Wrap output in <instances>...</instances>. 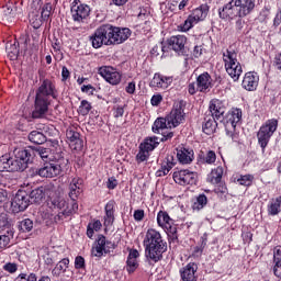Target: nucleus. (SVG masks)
<instances>
[{
    "label": "nucleus",
    "mask_w": 281,
    "mask_h": 281,
    "mask_svg": "<svg viewBox=\"0 0 281 281\" xmlns=\"http://www.w3.org/2000/svg\"><path fill=\"white\" fill-rule=\"evenodd\" d=\"M143 245L145 247L146 258L151 260V262H159L168 249V245L164 241L161 233L155 228H149L146 232Z\"/></svg>",
    "instance_id": "nucleus-1"
},
{
    "label": "nucleus",
    "mask_w": 281,
    "mask_h": 281,
    "mask_svg": "<svg viewBox=\"0 0 281 281\" xmlns=\"http://www.w3.org/2000/svg\"><path fill=\"white\" fill-rule=\"evenodd\" d=\"M14 157L4 154L0 157V172H23L27 169V164L32 161V154L27 149H14Z\"/></svg>",
    "instance_id": "nucleus-2"
},
{
    "label": "nucleus",
    "mask_w": 281,
    "mask_h": 281,
    "mask_svg": "<svg viewBox=\"0 0 281 281\" xmlns=\"http://www.w3.org/2000/svg\"><path fill=\"white\" fill-rule=\"evenodd\" d=\"M54 83L49 80H44L40 88L36 91L34 110L32 112V117L34 120H41L44 115H47V111H49V98H56V93L54 92Z\"/></svg>",
    "instance_id": "nucleus-3"
},
{
    "label": "nucleus",
    "mask_w": 281,
    "mask_h": 281,
    "mask_svg": "<svg viewBox=\"0 0 281 281\" xmlns=\"http://www.w3.org/2000/svg\"><path fill=\"white\" fill-rule=\"evenodd\" d=\"M49 210L52 211L50 216H54L55 223L65 221L67 216H71L75 212H78V202L72 201L71 206L67 205V201L63 196H55L47 202Z\"/></svg>",
    "instance_id": "nucleus-4"
},
{
    "label": "nucleus",
    "mask_w": 281,
    "mask_h": 281,
    "mask_svg": "<svg viewBox=\"0 0 281 281\" xmlns=\"http://www.w3.org/2000/svg\"><path fill=\"white\" fill-rule=\"evenodd\" d=\"M223 61L228 76L234 82L238 81L240 76H243V66L238 61V54L234 49H226L223 53Z\"/></svg>",
    "instance_id": "nucleus-5"
},
{
    "label": "nucleus",
    "mask_w": 281,
    "mask_h": 281,
    "mask_svg": "<svg viewBox=\"0 0 281 281\" xmlns=\"http://www.w3.org/2000/svg\"><path fill=\"white\" fill-rule=\"evenodd\" d=\"M90 42L94 49H100L102 45H113V25L102 24L101 26H99L90 36Z\"/></svg>",
    "instance_id": "nucleus-6"
},
{
    "label": "nucleus",
    "mask_w": 281,
    "mask_h": 281,
    "mask_svg": "<svg viewBox=\"0 0 281 281\" xmlns=\"http://www.w3.org/2000/svg\"><path fill=\"white\" fill-rule=\"evenodd\" d=\"M278 131V120H268L258 131L257 139L258 144L261 146L262 153L269 145V140L273 137V133Z\"/></svg>",
    "instance_id": "nucleus-7"
},
{
    "label": "nucleus",
    "mask_w": 281,
    "mask_h": 281,
    "mask_svg": "<svg viewBox=\"0 0 281 281\" xmlns=\"http://www.w3.org/2000/svg\"><path fill=\"white\" fill-rule=\"evenodd\" d=\"M243 120V110L238 108H233L226 115V135L227 137H231L233 142L238 140V134H236L234 131H236V126L240 124V121Z\"/></svg>",
    "instance_id": "nucleus-8"
},
{
    "label": "nucleus",
    "mask_w": 281,
    "mask_h": 281,
    "mask_svg": "<svg viewBox=\"0 0 281 281\" xmlns=\"http://www.w3.org/2000/svg\"><path fill=\"white\" fill-rule=\"evenodd\" d=\"M186 43H188V37L184 35H173L167 40V44L161 43V52L168 54L171 49L178 56H186Z\"/></svg>",
    "instance_id": "nucleus-9"
},
{
    "label": "nucleus",
    "mask_w": 281,
    "mask_h": 281,
    "mask_svg": "<svg viewBox=\"0 0 281 281\" xmlns=\"http://www.w3.org/2000/svg\"><path fill=\"white\" fill-rule=\"evenodd\" d=\"M34 155L35 157H41L45 164L52 161H65L63 149H60L58 144L53 145L52 148L38 147L34 150Z\"/></svg>",
    "instance_id": "nucleus-10"
},
{
    "label": "nucleus",
    "mask_w": 281,
    "mask_h": 281,
    "mask_svg": "<svg viewBox=\"0 0 281 281\" xmlns=\"http://www.w3.org/2000/svg\"><path fill=\"white\" fill-rule=\"evenodd\" d=\"M157 223L171 240H177V224H175V220L170 217L168 212L159 211L157 214Z\"/></svg>",
    "instance_id": "nucleus-11"
},
{
    "label": "nucleus",
    "mask_w": 281,
    "mask_h": 281,
    "mask_svg": "<svg viewBox=\"0 0 281 281\" xmlns=\"http://www.w3.org/2000/svg\"><path fill=\"white\" fill-rule=\"evenodd\" d=\"M65 161H50L45 162L43 167L37 169L35 173L43 179H54V177H58L60 172H63V165Z\"/></svg>",
    "instance_id": "nucleus-12"
},
{
    "label": "nucleus",
    "mask_w": 281,
    "mask_h": 281,
    "mask_svg": "<svg viewBox=\"0 0 281 281\" xmlns=\"http://www.w3.org/2000/svg\"><path fill=\"white\" fill-rule=\"evenodd\" d=\"M207 16V7H200L192 11L188 19L182 24V32H188L199 23V21H204Z\"/></svg>",
    "instance_id": "nucleus-13"
},
{
    "label": "nucleus",
    "mask_w": 281,
    "mask_h": 281,
    "mask_svg": "<svg viewBox=\"0 0 281 281\" xmlns=\"http://www.w3.org/2000/svg\"><path fill=\"white\" fill-rule=\"evenodd\" d=\"M30 194L23 190H19L11 201V210L14 214L19 212H25L30 207Z\"/></svg>",
    "instance_id": "nucleus-14"
},
{
    "label": "nucleus",
    "mask_w": 281,
    "mask_h": 281,
    "mask_svg": "<svg viewBox=\"0 0 281 281\" xmlns=\"http://www.w3.org/2000/svg\"><path fill=\"white\" fill-rule=\"evenodd\" d=\"M70 12L74 21L82 23V21H85L91 13V8L88 4L80 2V0H74Z\"/></svg>",
    "instance_id": "nucleus-15"
},
{
    "label": "nucleus",
    "mask_w": 281,
    "mask_h": 281,
    "mask_svg": "<svg viewBox=\"0 0 281 281\" xmlns=\"http://www.w3.org/2000/svg\"><path fill=\"white\" fill-rule=\"evenodd\" d=\"M220 19H223L224 21H234V19H237V16L240 15V9L238 7L237 0H231L228 3H226L222 9L218 10Z\"/></svg>",
    "instance_id": "nucleus-16"
},
{
    "label": "nucleus",
    "mask_w": 281,
    "mask_h": 281,
    "mask_svg": "<svg viewBox=\"0 0 281 281\" xmlns=\"http://www.w3.org/2000/svg\"><path fill=\"white\" fill-rule=\"evenodd\" d=\"M196 172L190 171L189 169H182L173 172V181L178 186H195Z\"/></svg>",
    "instance_id": "nucleus-17"
},
{
    "label": "nucleus",
    "mask_w": 281,
    "mask_h": 281,
    "mask_svg": "<svg viewBox=\"0 0 281 281\" xmlns=\"http://www.w3.org/2000/svg\"><path fill=\"white\" fill-rule=\"evenodd\" d=\"M99 74L105 82H109V85H112L113 87H116V85L122 82V72L114 67L103 66L99 69Z\"/></svg>",
    "instance_id": "nucleus-18"
},
{
    "label": "nucleus",
    "mask_w": 281,
    "mask_h": 281,
    "mask_svg": "<svg viewBox=\"0 0 281 281\" xmlns=\"http://www.w3.org/2000/svg\"><path fill=\"white\" fill-rule=\"evenodd\" d=\"M169 128H177L186 120V112L181 104H176L171 112L166 116Z\"/></svg>",
    "instance_id": "nucleus-19"
},
{
    "label": "nucleus",
    "mask_w": 281,
    "mask_h": 281,
    "mask_svg": "<svg viewBox=\"0 0 281 281\" xmlns=\"http://www.w3.org/2000/svg\"><path fill=\"white\" fill-rule=\"evenodd\" d=\"M131 29L112 25V45H122L131 38Z\"/></svg>",
    "instance_id": "nucleus-20"
},
{
    "label": "nucleus",
    "mask_w": 281,
    "mask_h": 281,
    "mask_svg": "<svg viewBox=\"0 0 281 281\" xmlns=\"http://www.w3.org/2000/svg\"><path fill=\"white\" fill-rule=\"evenodd\" d=\"M209 110L212 117L221 121L225 115V111H227V103L220 99H212L209 105Z\"/></svg>",
    "instance_id": "nucleus-21"
},
{
    "label": "nucleus",
    "mask_w": 281,
    "mask_h": 281,
    "mask_svg": "<svg viewBox=\"0 0 281 281\" xmlns=\"http://www.w3.org/2000/svg\"><path fill=\"white\" fill-rule=\"evenodd\" d=\"M110 245H112L111 241L106 240V237H104V235H100L97 240L95 247L92 248V256H94L95 258H102V256H106V254L111 251Z\"/></svg>",
    "instance_id": "nucleus-22"
},
{
    "label": "nucleus",
    "mask_w": 281,
    "mask_h": 281,
    "mask_svg": "<svg viewBox=\"0 0 281 281\" xmlns=\"http://www.w3.org/2000/svg\"><path fill=\"white\" fill-rule=\"evenodd\" d=\"M173 80L175 79L171 76L155 74L154 78L149 82V87H151L153 89H168V87L172 85Z\"/></svg>",
    "instance_id": "nucleus-23"
},
{
    "label": "nucleus",
    "mask_w": 281,
    "mask_h": 281,
    "mask_svg": "<svg viewBox=\"0 0 281 281\" xmlns=\"http://www.w3.org/2000/svg\"><path fill=\"white\" fill-rule=\"evenodd\" d=\"M260 77L256 72H246L241 82L243 89L246 91H256L258 89Z\"/></svg>",
    "instance_id": "nucleus-24"
},
{
    "label": "nucleus",
    "mask_w": 281,
    "mask_h": 281,
    "mask_svg": "<svg viewBox=\"0 0 281 281\" xmlns=\"http://www.w3.org/2000/svg\"><path fill=\"white\" fill-rule=\"evenodd\" d=\"M42 16H38L34 20L33 14L30 13V23L33 24V27L35 30H38V27H41L43 21H47V19H49L50 14H52V4L47 3L42 8V12H41Z\"/></svg>",
    "instance_id": "nucleus-25"
},
{
    "label": "nucleus",
    "mask_w": 281,
    "mask_h": 281,
    "mask_svg": "<svg viewBox=\"0 0 281 281\" xmlns=\"http://www.w3.org/2000/svg\"><path fill=\"white\" fill-rule=\"evenodd\" d=\"M199 266L194 262H189L187 266L180 269V277L183 281H196V271Z\"/></svg>",
    "instance_id": "nucleus-26"
},
{
    "label": "nucleus",
    "mask_w": 281,
    "mask_h": 281,
    "mask_svg": "<svg viewBox=\"0 0 281 281\" xmlns=\"http://www.w3.org/2000/svg\"><path fill=\"white\" fill-rule=\"evenodd\" d=\"M177 166V159H175L173 155H167L165 158L160 169L156 171V177H166L171 169Z\"/></svg>",
    "instance_id": "nucleus-27"
},
{
    "label": "nucleus",
    "mask_w": 281,
    "mask_h": 281,
    "mask_svg": "<svg viewBox=\"0 0 281 281\" xmlns=\"http://www.w3.org/2000/svg\"><path fill=\"white\" fill-rule=\"evenodd\" d=\"M177 159L182 165L192 164L194 160V150L186 147H178Z\"/></svg>",
    "instance_id": "nucleus-28"
},
{
    "label": "nucleus",
    "mask_w": 281,
    "mask_h": 281,
    "mask_svg": "<svg viewBox=\"0 0 281 281\" xmlns=\"http://www.w3.org/2000/svg\"><path fill=\"white\" fill-rule=\"evenodd\" d=\"M66 137L69 142L70 148H74V150H81L83 142L80 139V133L70 128L66 131Z\"/></svg>",
    "instance_id": "nucleus-29"
},
{
    "label": "nucleus",
    "mask_w": 281,
    "mask_h": 281,
    "mask_svg": "<svg viewBox=\"0 0 281 281\" xmlns=\"http://www.w3.org/2000/svg\"><path fill=\"white\" fill-rule=\"evenodd\" d=\"M105 215H104V227H111L113 223L115 222V202L113 200H110L105 204Z\"/></svg>",
    "instance_id": "nucleus-30"
},
{
    "label": "nucleus",
    "mask_w": 281,
    "mask_h": 281,
    "mask_svg": "<svg viewBox=\"0 0 281 281\" xmlns=\"http://www.w3.org/2000/svg\"><path fill=\"white\" fill-rule=\"evenodd\" d=\"M139 258V251L137 249L130 250L127 261H126V271L128 273H135L137 267H139V262L137 261Z\"/></svg>",
    "instance_id": "nucleus-31"
},
{
    "label": "nucleus",
    "mask_w": 281,
    "mask_h": 281,
    "mask_svg": "<svg viewBox=\"0 0 281 281\" xmlns=\"http://www.w3.org/2000/svg\"><path fill=\"white\" fill-rule=\"evenodd\" d=\"M21 11L13 4L8 3L5 7H3V21H7V23H13V21L16 20V16L19 15Z\"/></svg>",
    "instance_id": "nucleus-32"
},
{
    "label": "nucleus",
    "mask_w": 281,
    "mask_h": 281,
    "mask_svg": "<svg viewBox=\"0 0 281 281\" xmlns=\"http://www.w3.org/2000/svg\"><path fill=\"white\" fill-rule=\"evenodd\" d=\"M196 85H198V90L201 93H205L207 89H212V76H210L207 72L201 74L196 78Z\"/></svg>",
    "instance_id": "nucleus-33"
},
{
    "label": "nucleus",
    "mask_w": 281,
    "mask_h": 281,
    "mask_svg": "<svg viewBox=\"0 0 281 281\" xmlns=\"http://www.w3.org/2000/svg\"><path fill=\"white\" fill-rule=\"evenodd\" d=\"M239 7L240 16H248L256 8V0H237Z\"/></svg>",
    "instance_id": "nucleus-34"
},
{
    "label": "nucleus",
    "mask_w": 281,
    "mask_h": 281,
    "mask_svg": "<svg viewBox=\"0 0 281 281\" xmlns=\"http://www.w3.org/2000/svg\"><path fill=\"white\" fill-rule=\"evenodd\" d=\"M268 216H278L281 214V195L270 199L267 204Z\"/></svg>",
    "instance_id": "nucleus-35"
},
{
    "label": "nucleus",
    "mask_w": 281,
    "mask_h": 281,
    "mask_svg": "<svg viewBox=\"0 0 281 281\" xmlns=\"http://www.w3.org/2000/svg\"><path fill=\"white\" fill-rule=\"evenodd\" d=\"M14 238V229L8 228L5 232L0 233V249H10L12 247V239Z\"/></svg>",
    "instance_id": "nucleus-36"
},
{
    "label": "nucleus",
    "mask_w": 281,
    "mask_h": 281,
    "mask_svg": "<svg viewBox=\"0 0 281 281\" xmlns=\"http://www.w3.org/2000/svg\"><path fill=\"white\" fill-rule=\"evenodd\" d=\"M216 126H218V124L216 123L215 116L206 115L204 117L202 131L205 133V135H212L214 131H216Z\"/></svg>",
    "instance_id": "nucleus-37"
},
{
    "label": "nucleus",
    "mask_w": 281,
    "mask_h": 281,
    "mask_svg": "<svg viewBox=\"0 0 281 281\" xmlns=\"http://www.w3.org/2000/svg\"><path fill=\"white\" fill-rule=\"evenodd\" d=\"M82 192V180L80 178H74L70 182L69 198L71 201H76Z\"/></svg>",
    "instance_id": "nucleus-38"
},
{
    "label": "nucleus",
    "mask_w": 281,
    "mask_h": 281,
    "mask_svg": "<svg viewBox=\"0 0 281 281\" xmlns=\"http://www.w3.org/2000/svg\"><path fill=\"white\" fill-rule=\"evenodd\" d=\"M69 269V258H64L55 266V268L52 271V274L55 278H60V276H64V273H67V270Z\"/></svg>",
    "instance_id": "nucleus-39"
},
{
    "label": "nucleus",
    "mask_w": 281,
    "mask_h": 281,
    "mask_svg": "<svg viewBox=\"0 0 281 281\" xmlns=\"http://www.w3.org/2000/svg\"><path fill=\"white\" fill-rule=\"evenodd\" d=\"M166 128H170L168 126V120L166 117H158L154 122L151 126L153 133H156V135H159L166 131Z\"/></svg>",
    "instance_id": "nucleus-40"
},
{
    "label": "nucleus",
    "mask_w": 281,
    "mask_h": 281,
    "mask_svg": "<svg viewBox=\"0 0 281 281\" xmlns=\"http://www.w3.org/2000/svg\"><path fill=\"white\" fill-rule=\"evenodd\" d=\"M273 273L277 278H281V246H277L273 252Z\"/></svg>",
    "instance_id": "nucleus-41"
},
{
    "label": "nucleus",
    "mask_w": 281,
    "mask_h": 281,
    "mask_svg": "<svg viewBox=\"0 0 281 281\" xmlns=\"http://www.w3.org/2000/svg\"><path fill=\"white\" fill-rule=\"evenodd\" d=\"M159 137L157 136H150L144 139V142L140 144L143 148H145L147 151L153 153V150L159 146Z\"/></svg>",
    "instance_id": "nucleus-42"
},
{
    "label": "nucleus",
    "mask_w": 281,
    "mask_h": 281,
    "mask_svg": "<svg viewBox=\"0 0 281 281\" xmlns=\"http://www.w3.org/2000/svg\"><path fill=\"white\" fill-rule=\"evenodd\" d=\"M45 199V191H43V187L33 189L29 195V201L31 203H41Z\"/></svg>",
    "instance_id": "nucleus-43"
},
{
    "label": "nucleus",
    "mask_w": 281,
    "mask_h": 281,
    "mask_svg": "<svg viewBox=\"0 0 281 281\" xmlns=\"http://www.w3.org/2000/svg\"><path fill=\"white\" fill-rule=\"evenodd\" d=\"M100 229H102V222H100V220L89 222L87 226L88 238H93V234H95V232H100Z\"/></svg>",
    "instance_id": "nucleus-44"
},
{
    "label": "nucleus",
    "mask_w": 281,
    "mask_h": 281,
    "mask_svg": "<svg viewBox=\"0 0 281 281\" xmlns=\"http://www.w3.org/2000/svg\"><path fill=\"white\" fill-rule=\"evenodd\" d=\"M225 170L223 169V167H217L215 169H213L210 173V181L213 184H218L221 183V180L223 179V175H224Z\"/></svg>",
    "instance_id": "nucleus-45"
},
{
    "label": "nucleus",
    "mask_w": 281,
    "mask_h": 281,
    "mask_svg": "<svg viewBox=\"0 0 281 281\" xmlns=\"http://www.w3.org/2000/svg\"><path fill=\"white\" fill-rule=\"evenodd\" d=\"M42 190L44 191V196H49L48 200L52 201V199H55L54 195L58 194V186H55L54 183L49 182L47 184L42 186Z\"/></svg>",
    "instance_id": "nucleus-46"
},
{
    "label": "nucleus",
    "mask_w": 281,
    "mask_h": 281,
    "mask_svg": "<svg viewBox=\"0 0 281 281\" xmlns=\"http://www.w3.org/2000/svg\"><path fill=\"white\" fill-rule=\"evenodd\" d=\"M29 140L32 142V144H45V142H47V137L43 135L42 132L40 131H32L29 134Z\"/></svg>",
    "instance_id": "nucleus-47"
},
{
    "label": "nucleus",
    "mask_w": 281,
    "mask_h": 281,
    "mask_svg": "<svg viewBox=\"0 0 281 281\" xmlns=\"http://www.w3.org/2000/svg\"><path fill=\"white\" fill-rule=\"evenodd\" d=\"M18 228L23 234H25L27 232H32V229H34V222L30 218H24L19 222Z\"/></svg>",
    "instance_id": "nucleus-48"
},
{
    "label": "nucleus",
    "mask_w": 281,
    "mask_h": 281,
    "mask_svg": "<svg viewBox=\"0 0 281 281\" xmlns=\"http://www.w3.org/2000/svg\"><path fill=\"white\" fill-rule=\"evenodd\" d=\"M207 205V196L205 194H200L196 198V201L193 203V210H196L198 212L200 210H203Z\"/></svg>",
    "instance_id": "nucleus-49"
},
{
    "label": "nucleus",
    "mask_w": 281,
    "mask_h": 281,
    "mask_svg": "<svg viewBox=\"0 0 281 281\" xmlns=\"http://www.w3.org/2000/svg\"><path fill=\"white\" fill-rule=\"evenodd\" d=\"M5 49L11 60H16L19 58V46H16V43L7 44Z\"/></svg>",
    "instance_id": "nucleus-50"
},
{
    "label": "nucleus",
    "mask_w": 281,
    "mask_h": 281,
    "mask_svg": "<svg viewBox=\"0 0 281 281\" xmlns=\"http://www.w3.org/2000/svg\"><path fill=\"white\" fill-rule=\"evenodd\" d=\"M149 157H150V151H148V149H145L143 148L142 145H139V150H138V154L136 155L137 164L148 161Z\"/></svg>",
    "instance_id": "nucleus-51"
},
{
    "label": "nucleus",
    "mask_w": 281,
    "mask_h": 281,
    "mask_svg": "<svg viewBox=\"0 0 281 281\" xmlns=\"http://www.w3.org/2000/svg\"><path fill=\"white\" fill-rule=\"evenodd\" d=\"M237 183H239V186H245L246 188H249V186L254 183V176L252 175L240 176L237 179Z\"/></svg>",
    "instance_id": "nucleus-52"
},
{
    "label": "nucleus",
    "mask_w": 281,
    "mask_h": 281,
    "mask_svg": "<svg viewBox=\"0 0 281 281\" xmlns=\"http://www.w3.org/2000/svg\"><path fill=\"white\" fill-rule=\"evenodd\" d=\"M89 111H91V103L87 100H82L78 109L79 115H89Z\"/></svg>",
    "instance_id": "nucleus-53"
},
{
    "label": "nucleus",
    "mask_w": 281,
    "mask_h": 281,
    "mask_svg": "<svg viewBox=\"0 0 281 281\" xmlns=\"http://www.w3.org/2000/svg\"><path fill=\"white\" fill-rule=\"evenodd\" d=\"M56 256H58V254L56 251H50L48 252L47 250H45V255H42V258L45 262V265H52L53 262H56Z\"/></svg>",
    "instance_id": "nucleus-54"
},
{
    "label": "nucleus",
    "mask_w": 281,
    "mask_h": 281,
    "mask_svg": "<svg viewBox=\"0 0 281 281\" xmlns=\"http://www.w3.org/2000/svg\"><path fill=\"white\" fill-rule=\"evenodd\" d=\"M3 271H5L7 273H16V271H19V263L16 262H7L3 265L2 267Z\"/></svg>",
    "instance_id": "nucleus-55"
},
{
    "label": "nucleus",
    "mask_w": 281,
    "mask_h": 281,
    "mask_svg": "<svg viewBox=\"0 0 281 281\" xmlns=\"http://www.w3.org/2000/svg\"><path fill=\"white\" fill-rule=\"evenodd\" d=\"M207 245V243L205 240L202 241L201 246H195L193 248L192 258H201V256H203V249H205V246Z\"/></svg>",
    "instance_id": "nucleus-56"
},
{
    "label": "nucleus",
    "mask_w": 281,
    "mask_h": 281,
    "mask_svg": "<svg viewBox=\"0 0 281 281\" xmlns=\"http://www.w3.org/2000/svg\"><path fill=\"white\" fill-rule=\"evenodd\" d=\"M0 229H11L10 221H8V214L0 213Z\"/></svg>",
    "instance_id": "nucleus-57"
},
{
    "label": "nucleus",
    "mask_w": 281,
    "mask_h": 281,
    "mask_svg": "<svg viewBox=\"0 0 281 281\" xmlns=\"http://www.w3.org/2000/svg\"><path fill=\"white\" fill-rule=\"evenodd\" d=\"M205 164L212 165L216 161V153L214 150H209L204 156Z\"/></svg>",
    "instance_id": "nucleus-58"
},
{
    "label": "nucleus",
    "mask_w": 281,
    "mask_h": 281,
    "mask_svg": "<svg viewBox=\"0 0 281 281\" xmlns=\"http://www.w3.org/2000/svg\"><path fill=\"white\" fill-rule=\"evenodd\" d=\"M18 280H20V281H38L35 273H30V274L21 273V274H19Z\"/></svg>",
    "instance_id": "nucleus-59"
},
{
    "label": "nucleus",
    "mask_w": 281,
    "mask_h": 281,
    "mask_svg": "<svg viewBox=\"0 0 281 281\" xmlns=\"http://www.w3.org/2000/svg\"><path fill=\"white\" fill-rule=\"evenodd\" d=\"M75 269H85V258L82 256L75 258Z\"/></svg>",
    "instance_id": "nucleus-60"
},
{
    "label": "nucleus",
    "mask_w": 281,
    "mask_h": 281,
    "mask_svg": "<svg viewBox=\"0 0 281 281\" xmlns=\"http://www.w3.org/2000/svg\"><path fill=\"white\" fill-rule=\"evenodd\" d=\"M82 93H87V95H93L95 93V88L91 85L82 86L81 87Z\"/></svg>",
    "instance_id": "nucleus-61"
},
{
    "label": "nucleus",
    "mask_w": 281,
    "mask_h": 281,
    "mask_svg": "<svg viewBox=\"0 0 281 281\" xmlns=\"http://www.w3.org/2000/svg\"><path fill=\"white\" fill-rule=\"evenodd\" d=\"M162 100H164V97L161 94H154L150 100L151 106H159Z\"/></svg>",
    "instance_id": "nucleus-62"
},
{
    "label": "nucleus",
    "mask_w": 281,
    "mask_h": 281,
    "mask_svg": "<svg viewBox=\"0 0 281 281\" xmlns=\"http://www.w3.org/2000/svg\"><path fill=\"white\" fill-rule=\"evenodd\" d=\"M203 52H204L203 45L194 46L193 48L194 58H201V56H203Z\"/></svg>",
    "instance_id": "nucleus-63"
},
{
    "label": "nucleus",
    "mask_w": 281,
    "mask_h": 281,
    "mask_svg": "<svg viewBox=\"0 0 281 281\" xmlns=\"http://www.w3.org/2000/svg\"><path fill=\"white\" fill-rule=\"evenodd\" d=\"M8 201H9L8 191L0 190V207H1V205H5V203H8Z\"/></svg>",
    "instance_id": "nucleus-64"
}]
</instances>
